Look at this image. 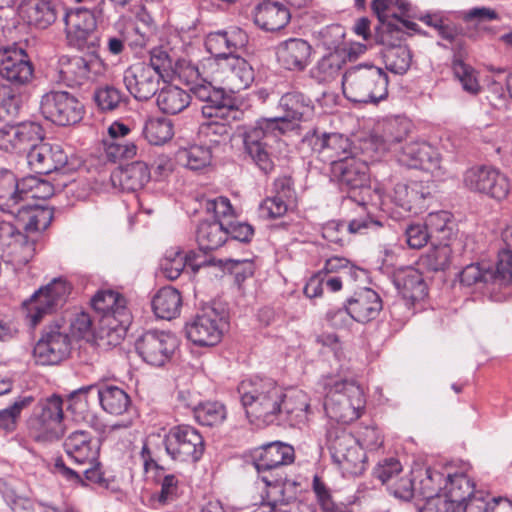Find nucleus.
<instances>
[{"label":"nucleus","instance_id":"f257e3e1","mask_svg":"<svg viewBox=\"0 0 512 512\" xmlns=\"http://www.w3.org/2000/svg\"><path fill=\"white\" fill-rule=\"evenodd\" d=\"M284 115L281 117L261 118L253 125L241 126L244 151L252 162L264 174L275 168V147L281 142V136L293 129V122L306 120L314 110L312 100L299 91L285 93L279 101Z\"/></svg>","mask_w":512,"mask_h":512},{"label":"nucleus","instance_id":"f03ea898","mask_svg":"<svg viewBox=\"0 0 512 512\" xmlns=\"http://www.w3.org/2000/svg\"><path fill=\"white\" fill-rule=\"evenodd\" d=\"M68 47L82 53L62 57L60 60V79L70 88H81L92 84L108 69L100 55V37L97 30L66 31Z\"/></svg>","mask_w":512,"mask_h":512},{"label":"nucleus","instance_id":"7ed1b4c3","mask_svg":"<svg viewBox=\"0 0 512 512\" xmlns=\"http://www.w3.org/2000/svg\"><path fill=\"white\" fill-rule=\"evenodd\" d=\"M241 403L248 418L272 424L279 420L284 389L270 378L243 380L238 386Z\"/></svg>","mask_w":512,"mask_h":512},{"label":"nucleus","instance_id":"20e7f679","mask_svg":"<svg viewBox=\"0 0 512 512\" xmlns=\"http://www.w3.org/2000/svg\"><path fill=\"white\" fill-rule=\"evenodd\" d=\"M342 87L351 102L377 104L388 96V75L372 64H358L344 73Z\"/></svg>","mask_w":512,"mask_h":512},{"label":"nucleus","instance_id":"39448f33","mask_svg":"<svg viewBox=\"0 0 512 512\" xmlns=\"http://www.w3.org/2000/svg\"><path fill=\"white\" fill-rule=\"evenodd\" d=\"M333 178L340 190L347 193L348 198L364 207L371 199L369 168L367 164L355 157L334 164L331 169Z\"/></svg>","mask_w":512,"mask_h":512},{"label":"nucleus","instance_id":"423d86ee","mask_svg":"<svg viewBox=\"0 0 512 512\" xmlns=\"http://www.w3.org/2000/svg\"><path fill=\"white\" fill-rule=\"evenodd\" d=\"M364 403L363 391L358 385L340 381L328 391L324 408L330 419L347 424L359 418Z\"/></svg>","mask_w":512,"mask_h":512},{"label":"nucleus","instance_id":"0eeeda50","mask_svg":"<svg viewBox=\"0 0 512 512\" xmlns=\"http://www.w3.org/2000/svg\"><path fill=\"white\" fill-rule=\"evenodd\" d=\"M71 290L72 286L67 280L55 278L35 291L30 299L24 302L30 326H37L44 317L61 309L66 303Z\"/></svg>","mask_w":512,"mask_h":512},{"label":"nucleus","instance_id":"6e6552de","mask_svg":"<svg viewBox=\"0 0 512 512\" xmlns=\"http://www.w3.org/2000/svg\"><path fill=\"white\" fill-rule=\"evenodd\" d=\"M40 113L45 119L59 126L78 123L84 114V105L70 92L51 90L42 95Z\"/></svg>","mask_w":512,"mask_h":512},{"label":"nucleus","instance_id":"1a4fd4ad","mask_svg":"<svg viewBox=\"0 0 512 512\" xmlns=\"http://www.w3.org/2000/svg\"><path fill=\"white\" fill-rule=\"evenodd\" d=\"M227 326L224 312L204 307L185 325L187 338L198 346H214L220 342Z\"/></svg>","mask_w":512,"mask_h":512},{"label":"nucleus","instance_id":"9d476101","mask_svg":"<svg viewBox=\"0 0 512 512\" xmlns=\"http://www.w3.org/2000/svg\"><path fill=\"white\" fill-rule=\"evenodd\" d=\"M164 446L167 454L179 462H197L204 452L201 434L190 425L172 427L165 435Z\"/></svg>","mask_w":512,"mask_h":512},{"label":"nucleus","instance_id":"9b49d317","mask_svg":"<svg viewBox=\"0 0 512 512\" xmlns=\"http://www.w3.org/2000/svg\"><path fill=\"white\" fill-rule=\"evenodd\" d=\"M71 352V339L66 329L58 324L45 327L34 346L33 356L40 365H57Z\"/></svg>","mask_w":512,"mask_h":512},{"label":"nucleus","instance_id":"f8f14e48","mask_svg":"<svg viewBox=\"0 0 512 512\" xmlns=\"http://www.w3.org/2000/svg\"><path fill=\"white\" fill-rule=\"evenodd\" d=\"M0 76L14 87L32 81L34 66L23 48L16 44L0 48Z\"/></svg>","mask_w":512,"mask_h":512},{"label":"nucleus","instance_id":"ddd939ff","mask_svg":"<svg viewBox=\"0 0 512 512\" xmlns=\"http://www.w3.org/2000/svg\"><path fill=\"white\" fill-rule=\"evenodd\" d=\"M177 347L174 335L165 331L150 330L136 341L140 357L152 366H163L168 362Z\"/></svg>","mask_w":512,"mask_h":512},{"label":"nucleus","instance_id":"4468645a","mask_svg":"<svg viewBox=\"0 0 512 512\" xmlns=\"http://www.w3.org/2000/svg\"><path fill=\"white\" fill-rule=\"evenodd\" d=\"M306 140L317 157L331 165L344 162L352 157V144L348 137L340 133H327L315 130Z\"/></svg>","mask_w":512,"mask_h":512},{"label":"nucleus","instance_id":"2eb2a0df","mask_svg":"<svg viewBox=\"0 0 512 512\" xmlns=\"http://www.w3.org/2000/svg\"><path fill=\"white\" fill-rule=\"evenodd\" d=\"M94 310L102 314V320L111 329L126 330L131 324V314L126 299L112 290L100 291L91 300Z\"/></svg>","mask_w":512,"mask_h":512},{"label":"nucleus","instance_id":"dca6fc26","mask_svg":"<svg viewBox=\"0 0 512 512\" xmlns=\"http://www.w3.org/2000/svg\"><path fill=\"white\" fill-rule=\"evenodd\" d=\"M464 182L471 190L487 194L497 200L504 199L509 193L507 177L489 166L468 169L465 173Z\"/></svg>","mask_w":512,"mask_h":512},{"label":"nucleus","instance_id":"f3484780","mask_svg":"<svg viewBox=\"0 0 512 512\" xmlns=\"http://www.w3.org/2000/svg\"><path fill=\"white\" fill-rule=\"evenodd\" d=\"M163 80L152 67L146 63H136L129 66L123 75V82L128 92L137 101H148L159 91L160 81Z\"/></svg>","mask_w":512,"mask_h":512},{"label":"nucleus","instance_id":"a211bd4d","mask_svg":"<svg viewBox=\"0 0 512 512\" xmlns=\"http://www.w3.org/2000/svg\"><path fill=\"white\" fill-rule=\"evenodd\" d=\"M67 162L68 155L59 144H50L41 140L27 152L28 166L37 174H50L62 169Z\"/></svg>","mask_w":512,"mask_h":512},{"label":"nucleus","instance_id":"6ab92c4d","mask_svg":"<svg viewBox=\"0 0 512 512\" xmlns=\"http://www.w3.org/2000/svg\"><path fill=\"white\" fill-rule=\"evenodd\" d=\"M247 33L239 27H230L225 30L210 32L205 38L207 51L214 56L216 63L222 61L230 54L246 46Z\"/></svg>","mask_w":512,"mask_h":512},{"label":"nucleus","instance_id":"aec40b11","mask_svg":"<svg viewBox=\"0 0 512 512\" xmlns=\"http://www.w3.org/2000/svg\"><path fill=\"white\" fill-rule=\"evenodd\" d=\"M398 161L409 168L422 169L431 173L441 169L439 152L426 142H410L403 146Z\"/></svg>","mask_w":512,"mask_h":512},{"label":"nucleus","instance_id":"412c9836","mask_svg":"<svg viewBox=\"0 0 512 512\" xmlns=\"http://www.w3.org/2000/svg\"><path fill=\"white\" fill-rule=\"evenodd\" d=\"M431 198L430 187L421 181L397 183L392 194V201L397 206L414 214L425 211Z\"/></svg>","mask_w":512,"mask_h":512},{"label":"nucleus","instance_id":"4be33fe9","mask_svg":"<svg viewBox=\"0 0 512 512\" xmlns=\"http://www.w3.org/2000/svg\"><path fill=\"white\" fill-rule=\"evenodd\" d=\"M294 449L282 442H272L256 448L252 459L258 472L276 470L294 462Z\"/></svg>","mask_w":512,"mask_h":512},{"label":"nucleus","instance_id":"5701e85b","mask_svg":"<svg viewBox=\"0 0 512 512\" xmlns=\"http://www.w3.org/2000/svg\"><path fill=\"white\" fill-rule=\"evenodd\" d=\"M412 129V123L405 117H393L383 121L380 132L371 136V143L378 152L391 151L402 143Z\"/></svg>","mask_w":512,"mask_h":512},{"label":"nucleus","instance_id":"b1692460","mask_svg":"<svg viewBox=\"0 0 512 512\" xmlns=\"http://www.w3.org/2000/svg\"><path fill=\"white\" fill-rule=\"evenodd\" d=\"M130 133V128L120 122H114L108 128V136L103 139V152L106 160L117 162L131 159L137 153V147L133 142L124 139Z\"/></svg>","mask_w":512,"mask_h":512},{"label":"nucleus","instance_id":"393cba45","mask_svg":"<svg viewBox=\"0 0 512 512\" xmlns=\"http://www.w3.org/2000/svg\"><path fill=\"white\" fill-rule=\"evenodd\" d=\"M352 320L367 323L374 320L382 310L380 296L371 288L362 287L346 300Z\"/></svg>","mask_w":512,"mask_h":512},{"label":"nucleus","instance_id":"a878e982","mask_svg":"<svg viewBox=\"0 0 512 512\" xmlns=\"http://www.w3.org/2000/svg\"><path fill=\"white\" fill-rule=\"evenodd\" d=\"M205 118H216L225 121H241L244 111L236 105V100L223 88H216L201 107Z\"/></svg>","mask_w":512,"mask_h":512},{"label":"nucleus","instance_id":"bb28decb","mask_svg":"<svg viewBox=\"0 0 512 512\" xmlns=\"http://www.w3.org/2000/svg\"><path fill=\"white\" fill-rule=\"evenodd\" d=\"M68 457L78 466L97 459L100 450L99 441L84 430L72 432L64 442Z\"/></svg>","mask_w":512,"mask_h":512},{"label":"nucleus","instance_id":"cd10ccee","mask_svg":"<svg viewBox=\"0 0 512 512\" xmlns=\"http://www.w3.org/2000/svg\"><path fill=\"white\" fill-rule=\"evenodd\" d=\"M253 19L262 30L275 32L283 29L290 22L291 13L280 2L266 0L255 7Z\"/></svg>","mask_w":512,"mask_h":512},{"label":"nucleus","instance_id":"c85d7f7f","mask_svg":"<svg viewBox=\"0 0 512 512\" xmlns=\"http://www.w3.org/2000/svg\"><path fill=\"white\" fill-rule=\"evenodd\" d=\"M218 67L225 75V81L232 91L248 88L254 80L252 66L237 54H230L218 62Z\"/></svg>","mask_w":512,"mask_h":512},{"label":"nucleus","instance_id":"c756f323","mask_svg":"<svg viewBox=\"0 0 512 512\" xmlns=\"http://www.w3.org/2000/svg\"><path fill=\"white\" fill-rule=\"evenodd\" d=\"M393 283L402 298L408 302V305H413L427 296L428 288L423 276L413 267L396 271Z\"/></svg>","mask_w":512,"mask_h":512},{"label":"nucleus","instance_id":"7c9ffc66","mask_svg":"<svg viewBox=\"0 0 512 512\" xmlns=\"http://www.w3.org/2000/svg\"><path fill=\"white\" fill-rule=\"evenodd\" d=\"M11 215L16 218L25 232L33 233L44 231L50 226L54 218V210L50 207L27 203L19 205Z\"/></svg>","mask_w":512,"mask_h":512},{"label":"nucleus","instance_id":"2f4dec72","mask_svg":"<svg viewBox=\"0 0 512 512\" xmlns=\"http://www.w3.org/2000/svg\"><path fill=\"white\" fill-rule=\"evenodd\" d=\"M312 47L304 39L290 38L277 47V57L287 70H304L309 63Z\"/></svg>","mask_w":512,"mask_h":512},{"label":"nucleus","instance_id":"473e14b6","mask_svg":"<svg viewBox=\"0 0 512 512\" xmlns=\"http://www.w3.org/2000/svg\"><path fill=\"white\" fill-rule=\"evenodd\" d=\"M150 180L148 166L141 161L132 162L112 172L111 181L123 191H136Z\"/></svg>","mask_w":512,"mask_h":512},{"label":"nucleus","instance_id":"72a5a7b5","mask_svg":"<svg viewBox=\"0 0 512 512\" xmlns=\"http://www.w3.org/2000/svg\"><path fill=\"white\" fill-rule=\"evenodd\" d=\"M372 226H381V223L368 216L352 219L348 224L330 221L324 225L322 235L329 242L343 245L347 234L364 233Z\"/></svg>","mask_w":512,"mask_h":512},{"label":"nucleus","instance_id":"f704fd0d","mask_svg":"<svg viewBox=\"0 0 512 512\" xmlns=\"http://www.w3.org/2000/svg\"><path fill=\"white\" fill-rule=\"evenodd\" d=\"M63 12L64 7L49 0H31L23 10L28 23L39 29L48 28Z\"/></svg>","mask_w":512,"mask_h":512},{"label":"nucleus","instance_id":"c9c22d12","mask_svg":"<svg viewBox=\"0 0 512 512\" xmlns=\"http://www.w3.org/2000/svg\"><path fill=\"white\" fill-rule=\"evenodd\" d=\"M444 488L445 493L440 497L449 501L455 511L460 510L465 501L475 494L474 482L463 473L448 475Z\"/></svg>","mask_w":512,"mask_h":512},{"label":"nucleus","instance_id":"e433bc0d","mask_svg":"<svg viewBox=\"0 0 512 512\" xmlns=\"http://www.w3.org/2000/svg\"><path fill=\"white\" fill-rule=\"evenodd\" d=\"M280 407L279 422H290L299 424L307 419V413L310 408L309 399L306 393L300 390L284 392V401Z\"/></svg>","mask_w":512,"mask_h":512},{"label":"nucleus","instance_id":"4c0bfd02","mask_svg":"<svg viewBox=\"0 0 512 512\" xmlns=\"http://www.w3.org/2000/svg\"><path fill=\"white\" fill-rule=\"evenodd\" d=\"M181 307V294L172 286L159 289L152 299L153 312L160 319L176 318L180 314Z\"/></svg>","mask_w":512,"mask_h":512},{"label":"nucleus","instance_id":"58836bf2","mask_svg":"<svg viewBox=\"0 0 512 512\" xmlns=\"http://www.w3.org/2000/svg\"><path fill=\"white\" fill-rule=\"evenodd\" d=\"M98 402L102 409L111 415L126 413L131 405L130 396L115 385H98Z\"/></svg>","mask_w":512,"mask_h":512},{"label":"nucleus","instance_id":"ea45409f","mask_svg":"<svg viewBox=\"0 0 512 512\" xmlns=\"http://www.w3.org/2000/svg\"><path fill=\"white\" fill-rule=\"evenodd\" d=\"M191 102L190 94L174 85L164 86L159 90L156 103L159 109L170 115H175L186 109Z\"/></svg>","mask_w":512,"mask_h":512},{"label":"nucleus","instance_id":"a19ab883","mask_svg":"<svg viewBox=\"0 0 512 512\" xmlns=\"http://www.w3.org/2000/svg\"><path fill=\"white\" fill-rule=\"evenodd\" d=\"M28 429L33 440L43 444L56 442L65 434L63 422L35 416L29 418Z\"/></svg>","mask_w":512,"mask_h":512},{"label":"nucleus","instance_id":"79ce46f5","mask_svg":"<svg viewBox=\"0 0 512 512\" xmlns=\"http://www.w3.org/2000/svg\"><path fill=\"white\" fill-rule=\"evenodd\" d=\"M201 251L214 250L226 242L225 221H203L199 224L196 234Z\"/></svg>","mask_w":512,"mask_h":512},{"label":"nucleus","instance_id":"37998d69","mask_svg":"<svg viewBox=\"0 0 512 512\" xmlns=\"http://www.w3.org/2000/svg\"><path fill=\"white\" fill-rule=\"evenodd\" d=\"M425 224L430 234L431 242L448 243L454 235V223L449 212L429 213Z\"/></svg>","mask_w":512,"mask_h":512},{"label":"nucleus","instance_id":"c03bdc74","mask_svg":"<svg viewBox=\"0 0 512 512\" xmlns=\"http://www.w3.org/2000/svg\"><path fill=\"white\" fill-rule=\"evenodd\" d=\"M52 186L43 180L29 176L17 179V195L19 205L31 203V200L47 198L52 194Z\"/></svg>","mask_w":512,"mask_h":512},{"label":"nucleus","instance_id":"a18cd8bd","mask_svg":"<svg viewBox=\"0 0 512 512\" xmlns=\"http://www.w3.org/2000/svg\"><path fill=\"white\" fill-rule=\"evenodd\" d=\"M143 136L152 145H163L174 135L173 123L164 117H151L144 123Z\"/></svg>","mask_w":512,"mask_h":512},{"label":"nucleus","instance_id":"49530a36","mask_svg":"<svg viewBox=\"0 0 512 512\" xmlns=\"http://www.w3.org/2000/svg\"><path fill=\"white\" fill-rule=\"evenodd\" d=\"M178 58L172 54L168 47L158 46L150 51L149 63L146 65L152 69L164 80L175 76V67Z\"/></svg>","mask_w":512,"mask_h":512},{"label":"nucleus","instance_id":"de8ad7c7","mask_svg":"<svg viewBox=\"0 0 512 512\" xmlns=\"http://www.w3.org/2000/svg\"><path fill=\"white\" fill-rule=\"evenodd\" d=\"M233 122L207 118L199 126V135L210 145L225 143L230 139L231 123Z\"/></svg>","mask_w":512,"mask_h":512},{"label":"nucleus","instance_id":"09e8293b","mask_svg":"<svg viewBox=\"0 0 512 512\" xmlns=\"http://www.w3.org/2000/svg\"><path fill=\"white\" fill-rule=\"evenodd\" d=\"M18 206L16 176L8 170L0 171V210L12 214Z\"/></svg>","mask_w":512,"mask_h":512},{"label":"nucleus","instance_id":"8fccbe9b","mask_svg":"<svg viewBox=\"0 0 512 512\" xmlns=\"http://www.w3.org/2000/svg\"><path fill=\"white\" fill-rule=\"evenodd\" d=\"M433 248L421 257V264L430 271H444L451 264L452 248L449 243L432 242Z\"/></svg>","mask_w":512,"mask_h":512},{"label":"nucleus","instance_id":"3c124183","mask_svg":"<svg viewBox=\"0 0 512 512\" xmlns=\"http://www.w3.org/2000/svg\"><path fill=\"white\" fill-rule=\"evenodd\" d=\"M356 444V438L343 428L333 427L327 431V446L333 461L344 459L343 454L349 452Z\"/></svg>","mask_w":512,"mask_h":512},{"label":"nucleus","instance_id":"603ef678","mask_svg":"<svg viewBox=\"0 0 512 512\" xmlns=\"http://www.w3.org/2000/svg\"><path fill=\"white\" fill-rule=\"evenodd\" d=\"M16 153L28 152L43 139V129L36 122L26 121L16 124Z\"/></svg>","mask_w":512,"mask_h":512},{"label":"nucleus","instance_id":"864d4df0","mask_svg":"<svg viewBox=\"0 0 512 512\" xmlns=\"http://www.w3.org/2000/svg\"><path fill=\"white\" fill-rule=\"evenodd\" d=\"M196 421L203 426H216L226 418L224 405L219 402L198 403L193 406Z\"/></svg>","mask_w":512,"mask_h":512},{"label":"nucleus","instance_id":"5fc2aeb1","mask_svg":"<svg viewBox=\"0 0 512 512\" xmlns=\"http://www.w3.org/2000/svg\"><path fill=\"white\" fill-rule=\"evenodd\" d=\"M93 100L97 107L103 111H114L126 102L122 91L112 85L97 88L93 93Z\"/></svg>","mask_w":512,"mask_h":512},{"label":"nucleus","instance_id":"6e6d98bb","mask_svg":"<svg viewBox=\"0 0 512 512\" xmlns=\"http://www.w3.org/2000/svg\"><path fill=\"white\" fill-rule=\"evenodd\" d=\"M210 148L193 145L178 152L179 162L190 170H200L211 162Z\"/></svg>","mask_w":512,"mask_h":512},{"label":"nucleus","instance_id":"4d7b16f0","mask_svg":"<svg viewBox=\"0 0 512 512\" xmlns=\"http://www.w3.org/2000/svg\"><path fill=\"white\" fill-rule=\"evenodd\" d=\"M386 68L399 75L405 74L411 66L412 54L407 46L389 47L385 52Z\"/></svg>","mask_w":512,"mask_h":512},{"label":"nucleus","instance_id":"13d9d810","mask_svg":"<svg viewBox=\"0 0 512 512\" xmlns=\"http://www.w3.org/2000/svg\"><path fill=\"white\" fill-rule=\"evenodd\" d=\"M98 385L91 384L80 387L69 394V409L74 413L85 414L90 410L91 403L98 401Z\"/></svg>","mask_w":512,"mask_h":512},{"label":"nucleus","instance_id":"bf43d9fd","mask_svg":"<svg viewBox=\"0 0 512 512\" xmlns=\"http://www.w3.org/2000/svg\"><path fill=\"white\" fill-rule=\"evenodd\" d=\"M34 400L31 395L19 396L12 405L0 410V429L6 432L14 431L22 410L29 407Z\"/></svg>","mask_w":512,"mask_h":512},{"label":"nucleus","instance_id":"052dcab7","mask_svg":"<svg viewBox=\"0 0 512 512\" xmlns=\"http://www.w3.org/2000/svg\"><path fill=\"white\" fill-rule=\"evenodd\" d=\"M63 18L65 22V31H88L97 30V23L94 14L85 8L74 11L64 9Z\"/></svg>","mask_w":512,"mask_h":512},{"label":"nucleus","instance_id":"680f3d73","mask_svg":"<svg viewBox=\"0 0 512 512\" xmlns=\"http://www.w3.org/2000/svg\"><path fill=\"white\" fill-rule=\"evenodd\" d=\"M445 476L431 468L426 469L424 476L420 479L416 494L427 501L440 497L439 491L445 483Z\"/></svg>","mask_w":512,"mask_h":512},{"label":"nucleus","instance_id":"e2e57ef3","mask_svg":"<svg viewBox=\"0 0 512 512\" xmlns=\"http://www.w3.org/2000/svg\"><path fill=\"white\" fill-rule=\"evenodd\" d=\"M493 290L512 284V250L504 249L498 254L495 268H492Z\"/></svg>","mask_w":512,"mask_h":512},{"label":"nucleus","instance_id":"0e129e2a","mask_svg":"<svg viewBox=\"0 0 512 512\" xmlns=\"http://www.w3.org/2000/svg\"><path fill=\"white\" fill-rule=\"evenodd\" d=\"M452 70L454 76L460 81L462 88L472 94L478 93L480 85L476 78V72L473 67L466 64L460 54H455L452 61Z\"/></svg>","mask_w":512,"mask_h":512},{"label":"nucleus","instance_id":"69168bd1","mask_svg":"<svg viewBox=\"0 0 512 512\" xmlns=\"http://www.w3.org/2000/svg\"><path fill=\"white\" fill-rule=\"evenodd\" d=\"M31 416L63 422L64 413L62 398L56 394H53L45 399L40 400L35 406Z\"/></svg>","mask_w":512,"mask_h":512},{"label":"nucleus","instance_id":"338daca9","mask_svg":"<svg viewBox=\"0 0 512 512\" xmlns=\"http://www.w3.org/2000/svg\"><path fill=\"white\" fill-rule=\"evenodd\" d=\"M344 459H336V463L343 471V473L357 476L365 470V454L359 445H354L349 452L343 454Z\"/></svg>","mask_w":512,"mask_h":512},{"label":"nucleus","instance_id":"774afa93","mask_svg":"<svg viewBox=\"0 0 512 512\" xmlns=\"http://www.w3.org/2000/svg\"><path fill=\"white\" fill-rule=\"evenodd\" d=\"M460 282L472 286L479 282L493 285L492 267L488 264H470L460 273Z\"/></svg>","mask_w":512,"mask_h":512}]
</instances>
